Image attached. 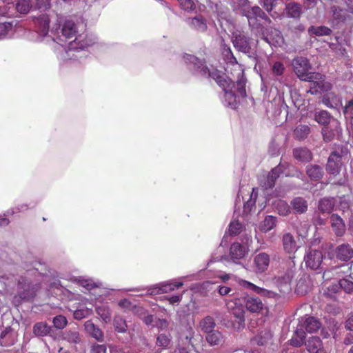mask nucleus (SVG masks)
Returning a JSON list of instances; mask_svg holds the SVG:
<instances>
[{
  "mask_svg": "<svg viewBox=\"0 0 353 353\" xmlns=\"http://www.w3.org/2000/svg\"><path fill=\"white\" fill-rule=\"evenodd\" d=\"M304 81L310 83V89L306 92L312 94H321L328 91L331 88L330 84L325 82V76L319 72L310 73L308 77L304 79Z\"/></svg>",
  "mask_w": 353,
  "mask_h": 353,
  "instance_id": "obj_3",
  "label": "nucleus"
},
{
  "mask_svg": "<svg viewBox=\"0 0 353 353\" xmlns=\"http://www.w3.org/2000/svg\"><path fill=\"white\" fill-rule=\"evenodd\" d=\"M191 25L192 27L199 32H203L207 28L208 26L206 23L205 19L201 16H196L191 19Z\"/></svg>",
  "mask_w": 353,
  "mask_h": 353,
  "instance_id": "obj_41",
  "label": "nucleus"
},
{
  "mask_svg": "<svg viewBox=\"0 0 353 353\" xmlns=\"http://www.w3.org/2000/svg\"><path fill=\"white\" fill-rule=\"evenodd\" d=\"M215 326L216 323L214 318L209 315L204 317L199 322V327L205 333L214 330Z\"/></svg>",
  "mask_w": 353,
  "mask_h": 353,
  "instance_id": "obj_36",
  "label": "nucleus"
},
{
  "mask_svg": "<svg viewBox=\"0 0 353 353\" xmlns=\"http://www.w3.org/2000/svg\"><path fill=\"white\" fill-rule=\"evenodd\" d=\"M106 350L105 345L94 343L90 346V353H106Z\"/></svg>",
  "mask_w": 353,
  "mask_h": 353,
  "instance_id": "obj_53",
  "label": "nucleus"
},
{
  "mask_svg": "<svg viewBox=\"0 0 353 353\" xmlns=\"http://www.w3.org/2000/svg\"><path fill=\"white\" fill-rule=\"evenodd\" d=\"M97 314L105 321L110 320V314L109 312L103 308L98 307L97 308Z\"/></svg>",
  "mask_w": 353,
  "mask_h": 353,
  "instance_id": "obj_63",
  "label": "nucleus"
},
{
  "mask_svg": "<svg viewBox=\"0 0 353 353\" xmlns=\"http://www.w3.org/2000/svg\"><path fill=\"white\" fill-rule=\"evenodd\" d=\"M285 67L283 64L280 61L274 63L272 65V72L276 75H281L283 73Z\"/></svg>",
  "mask_w": 353,
  "mask_h": 353,
  "instance_id": "obj_60",
  "label": "nucleus"
},
{
  "mask_svg": "<svg viewBox=\"0 0 353 353\" xmlns=\"http://www.w3.org/2000/svg\"><path fill=\"white\" fill-rule=\"evenodd\" d=\"M169 323L165 319H157L155 321V325L153 326L157 327L159 330H163L168 327Z\"/></svg>",
  "mask_w": 353,
  "mask_h": 353,
  "instance_id": "obj_62",
  "label": "nucleus"
},
{
  "mask_svg": "<svg viewBox=\"0 0 353 353\" xmlns=\"http://www.w3.org/2000/svg\"><path fill=\"white\" fill-rule=\"evenodd\" d=\"M172 342V335L170 333L159 334L157 337L156 345L163 349L169 347Z\"/></svg>",
  "mask_w": 353,
  "mask_h": 353,
  "instance_id": "obj_40",
  "label": "nucleus"
},
{
  "mask_svg": "<svg viewBox=\"0 0 353 353\" xmlns=\"http://www.w3.org/2000/svg\"><path fill=\"white\" fill-rule=\"evenodd\" d=\"M308 32L316 36H325L330 35L332 32V30L330 28L326 26H310L308 29Z\"/></svg>",
  "mask_w": 353,
  "mask_h": 353,
  "instance_id": "obj_44",
  "label": "nucleus"
},
{
  "mask_svg": "<svg viewBox=\"0 0 353 353\" xmlns=\"http://www.w3.org/2000/svg\"><path fill=\"white\" fill-rule=\"evenodd\" d=\"M54 327L57 330H63L68 323L67 319L63 315H57L52 320Z\"/></svg>",
  "mask_w": 353,
  "mask_h": 353,
  "instance_id": "obj_49",
  "label": "nucleus"
},
{
  "mask_svg": "<svg viewBox=\"0 0 353 353\" xmlns=\"http://www.w3.org/2000/svg\"><path fill=\"white\" fill-rule=\"evenodd\" d=\"M63 339L74 344L80 343L81 341V337L77 329L65 330L63 334Z\"/></svg>",
  "mask_w": 353,
  "mask_h": 353,
  "instance_id": "obj_34",
  "label": "nucleus"
},
{
  "mask_svg": "<svg viewBox=\"0 0 353 353\" xmlns=\"http://www.w3.org/2000/svg\"><path fill=\"white\" fill-rule=\"evenodd\" d=\"M37 32L41 36H46L49 31L50 19L46 14H41L33 19Z\"/></svg>",
  "mask_w": 353,
  "mask_h": 353,
  "instance_id": "obj_16",
  "label": "nucleus"
},
{
  "mask_svg": "<svg viewBox=\"0 0 353 353\" xmlns=\"http://www.w3.org/2000/svg\"><path fill=\"white\" fill-rule=\"evenodd\" d=\"M38 289L39 285L37 284L28 285V289H25V285H23V301L32 300L35 296Z\"/></svg>",
  "mask_w": 353,
  "mask_h": 353,
  "instance_id": "obj_43",
  "label": "nucleus"
},
{
  "mask_svg": "<svg viewBox=\"0 0 353 353\" xmlns=\"http://www.w3.org/2000/svg\"><path fill=\"white\" fill-rule=\"evenodd\" d=\"M334 205L333 199L323 198L319 201L318 208L322 213L330 214L333 210Z\"/></svg>",
  "mask_w": 353,
  "mask_h": 353,
  "instance_id": "obj_42",
  "label": "nucleus"
},
{
  "mask_svg": "<svg viewBox=\"0 0 353 353\" xmlns=\"http://www.w3.org/2000/svg\"><path fill=\"white\" fill-rule=\"evenodd\" d=\"M243 303L246 310L252 313H259L264 307V303L261 299L251 295L244 296Z\"/></svg>",
  "mask_w": 353,
  "mask_h": 353,
  "instance_id": "obj_13",
  "label": "nucleus"
},
{
  "mask_svg": "<svg viewBox=\"0 0 353 353\" xmlns=\"http://www.w3.org/2000/svg\"><path fill=\"white\" fill-rule=\"evenodd\" d=\"M328 256L331 259H336L343 262L344 264L335 266L333 270L339 268L346 269L347 272L352 269L353 265V247L348 243H343L338 245L332 252L328 253Z\"/></svg>",
  "mask_w": 353,
  "mask_h": 353,
  "instance_id": "obj_1",
  "label": "nucleus"
},
{
  "mask_svg": "<svg viewBox=\"0 0 353 353\" xmlns=\"http://www.w3.org/2000/svg\"><path fill=\"white\" fill-rule=\"evenodd\" d=\"M272 337V334L269 330H263L252 339V343L259 345H265L271 340Z\"/></svg>",
  "mask_w": 353,
  "mask_h": 353,
  "instance_id": "obj_33",
  "label": "nucleus"
},
{
  "mask_svg": "<svg viewBox=\"0 0 353 353\" xmlns=\"http://www.w3.org/2000/svg\"><path fill=\"white\" fill-rule=\"evenodd\" d=\"M347 152V149L343 148L340 150L332 152L327 159L326 171L331 174L336 175L339 173L341 165V158Z\"/></svg>",
  "mask_w": 353,
  "mask_h": 353,
  "instance_id": "obj_6",
  "label": "nucleus"
},
{
  "mask_svg": "<svg viewBox=\"0 0 353 353\" xmlns=\"http://www.w3.org/2000/svg\"><path fill=\"white\" fill-rule=\"evenodd\" d=\"M12 210H8L3 216L0 215V227H4L9 224L10 220L8 218L10 215L13 214Z\"/></svg>",
  "mask_w": 353,
  "mask_h": 353,
  "instance_id": "obj_61",
  "label": "nucleus"
},
{
  "mask_svg": "<svg viewBox=\"0 0 353 353\" xmlns=\"http://www.w3.org/2000/svg\"><path fill=\"white\" fill-rule=\"evenodd\" d=\"M245 83L246 79L242 72L241 75L238 77V79L236 81L237 91L242 97H246Z\"/></svg>",
  "mask_w": 353,
  "mask_h": 353,
  "instance_id": "obj_47",
  "label": "nucleus"
},
{
  "mask_svg": "<svg viewBox=\"0 0 353 353\" xmlns=\"http://www.w3.org/2000/svg\"><path fill=\"white\" fill-rule=\"evenodd\" d=\"M232 10L236 14L245 17L248 20H250L252 7L248 0H234Z\"/></svg>",
  "mask_w": 353,
  "mask_h": 353,
  "instance_id": "obj_12",
  "label": "nucleus"
},
{
  "mask_svg": "<svg viewBox=\"0 0 353 353\" xmlns=\"http://www.w3.org/2000/svg\"><path fill=\"white\" fill-rule=\"evenodd\" d=\"M51 0H37L35 8L38 10H46L50 8Z\"/></svg>",
  "mask_w": 353,
  "mask_h": 353,
  "instance_id": "obj_58",
  "label": "nucleus"
},
{
  "mask_svg": "<svg viewBox=\"0 0 353 353\" xmlns=\"http://www.w3.org/2000/svg\"><path fill=\"white\" fill-rule=\"evenodd\" d=\"M12 23L0 21V39L4 38L9 32H12Z\"/></svg>",
  "mask_w": 353,
  "mask_h": 353,
  "instance_id": "obj_50",
  "label": "nucleus"
},
{
  "mask_svg": "<svg viewBox=\"0 0 353 353\" xmlns=\"http://www.w3.org/2000/svg\"><path fill=\"white\" fill-rule=\"evenodd\" d=\"M292 154L296 160L303 163L310 162L313 159L312 152L306 147L296 148Z\"/></svg>",
  "mask_w": 353,
  "mask_h": 353,
  "instance_id": "obj_18",
  "label": "nucleus"
},
{
  "mask_svg": "<svg viewBox=\"0 0 353 353\" xmlns=\"http://www.w3.org/2000/svg\"><path fill=\"white\" fill-rule=\"evenodd\" d=\"M302 12L301 6L299 3L290 2L285 6V13L288 17L299 19Z\"/></svg>",
  "mask_w": 353,
  "mask_h": 353,
  "instance_id": "obj_28",
  "label": "nucleus"
},
{
  "mask_svg": "<svg viewBox=\"0 0 353 353\" xmlns=\"http://www.w3.org/2000/svg\"><path fill=\"white\" fill-rule=\"evenodd\" d=\"M243 285L244 288H245L248 290H250L256 292V294H260L263 296L272 297L275 295V293L274 292L258 287L256 285H254L249 281H244Z\"/></svg>",
  "mask_w": 353,
  "mask_h": 353,
  "instance_id": "obj_31",
  "label": "nucleus"
},
{
  "mask_svg": "<svg viewBox=\"0 0 353 353\" xmlns=\"http://www.w3.org/2000/svg\"><path fill=\"white\" fill-rule=\"evenodd\" d=\"M247 252L248 250L246 247L239 243H234L230 246V256L234 262L243 259Z\"/></svg>",
  "mask_w": 353,
  "mask_h": 353,
  "instance_id": "obj_21",
  "label": "nucleus"
},
{
  "mask_svg": "<svg viewBox=\"0 0 353 353\" xmlns=\"http://www.w3.org/2000/svg\"><path fill=\"white\" fill-rule=\"evenodd\" d=\"M256 28L259 30L261 39L270 46H281L284 43V39L280 30L261 23L257 24Z\"/></svg>",
  "mask_w": 353,
  "mask_h": 353,
  "instance_id": "obj_4",
  "label": "nucleus"
},
{
  "mask_svg": "<svg viewBox=\"0 0 353 353\" xmlns=\"http://www.w3.org/2000/svg\"><path fill=\"white\" fill-rule=\"evenodd\" d=\"M183 59L186 63L192 65L191 69L194 72L202 77H211L217 82L222 76L216 70L210 71L204 63L194 55L185 54L183 56Z\"/></svg>",
  "mask_w": 353,
  "mask_h": 353,
  "instance_id": "obj_2",
  "label": "nucleus"
},
{
  "mask_svg": "<svg viewBox=\"0 0 353 353\" xmlns=\"http://www.w3.org/2000/svg\"><path fill=\"white\" fill-rule=\"evenodd\" d=\"M307 176L311 181H317L321 180L324 175L323 168L316 164H309L305 168Z\"/></svg>",
  "mask_w": 353,
  "mask_h": 353,
  "instance_id": "obj_19",
  "label": "nucleus"
},
{
  "mask_svg": "<svg viewBox=\"0 0 353 353\" xmlns=\"http://www.w3.org/2000/svg\"><path fill=\"white\" fill-rule=\"evenodd\" d=\"M284 165L279 163L272 168L267 174L260 180L261 187L265 190L271 189L274 187L276 181L283 173Z\"/></svg>",
  "mask_w": 353,
  "mask_h": 353,
  "instance_id": "obj_9",
  "label": "nucleus"
},
{
  "mask_svg": "<svg viewBox=\"0 0 353 353\" xmlns=\"http://www.w3.org/2000/svg\"><path fill=\"white\" fill-rule=\"evenodd\" d=\"M238 300L226 301V306L230 312L236 319L239 325L244 324L245 322V312L241 307H237L236 305Z\"/></svg>",
  "mask_w": 353,
  "mask_h": 353,
  "instance_id": "obj_17",
  "label": "nucleus"
},
{
  "mask_svg": "<svg viewBox=\"0 0 353 353\" xmlns=\"http://www.w3.org/2000/svg\"><path fill=\"white\" fill-rule=\"evenodd\" d=\"M282 245L284 251L288 254H294L298 248L294 236L290 232H283L281 236Z\"/></svg>",
  "mask_w": 353,
  "mask_h": 353,
  "instance_id": "obj_15",
  "label": "nucleus"
},
{
  "mask_svg": "<svg viewBox=\"0 0 353 353\" xmlns=\"http://www.w3.org/2000/svg\"><path fill=\"white\" fill-rule=\"evenodd\" d=\"M15 332L10 327L3 330L0 335V343L2 346H10L14 343Z\"/></svg>",
  "mask_w": 353,
  "mask_h": 353,
  "instance_id": "obj_29",
  "label": "nucleus"
},
{
  "mask_svg": "<svg viewBox=\"0 0 353 353\" xmlns=\"http://www.w3.org/2000/svg\"><path fill=\"white\" fill-rule=\"evenodd\" d=\"M225 97L227 101H228V104L230 105H234L236 103V94L232 91V88H229L227 90H225Z\"/></svg>",
  "mask_w": 353,
  "mask_h": 353,
  "instance_id": "obj_56",
  "label": "nucleus"
},
{
  "mask_svg": "<svg viewBox=\"0 0 353 353\" xmlns=\"http://www.w3.org/2000/svg\"><path fill=\"white\" fill-rule=\"evenodd\" d=\"M179 3L184 10L190 11L195 8V3L193 0H180Z\"/></svg>",
  "mask_w": 353,
  "mask_h": 353,
  "instance_id": "obj_55",
  "label": "nucleus"
},
{
  "mask_svg": "<svg viewBox=\"0 0 353 353\" xmlns=\"http://www.w3.org/2000/svg\"><path fill=\"white\" fill-rule=\"evenodd\" d=\"M290 30L292 34V38L295 40L299 39V34L301 32H304L305 28L302 23H298L295 26L290 27Z\"/></svg>",
  "mask_w": 353,
  "mask_h": 353,
  "instance_id": "obj_51",
  "label": "nucleus"
},
{
  "mask_svg": "<svg viewBox=\"0 0 353 353\" xmlns=\"http://www.w3.org/2000/svg\"><path fill=\"white\" fill-rule=\"evenodd\" d=\"M250 20H248V25L250 28H253L254 26L252 24V19H256L257 18H260L263 20H264V26L270 24L272 23V20L270 18L263 12V10L257 6L252 7V11L250 13Z\"/></svg>",
  "mask_w": 353,
  "mask_h": 353,
  "instance_id": "obj_23",
  "label": "nucleus"
},
{
  "mask_svg": "<svg viewBox=\"0 0 353 353\" xmlns=\"http://www.w3.org/2000/svg\"><path fill=\"white\" fill-rule=\"evenodd\" d=\"M131 310L134 314H137L140 319H141V317H142L144 314H145L147 313V311L143 307L137 306V305H133L132 307Z\"/></svg>",
  "mask_w": 353,
  "mask_h": 353,
  "instance_id": "obj_64",
  "label": "nucleus"
},
{
  "mask_svg": "<svg viewBox=\"0 0 353 353\" xmlns=\"http://www.w3.org/2000/svg\"><path fill=\"white\" fill-rule=\"evenodd\" d=\"M254 265L257 272H263L269 266L270 256L265 252H261L254 257Z\"/></svg>",
  "mask_w": 353,
  "mask_h": 353,
  "instance_id": "obj_24",
  "label": "nucleus"
},
{
  "mask_svg": "<svg viewBox=\"0 0 353 353\" xmlns=\"http://www.w3.org/2000/svg\"><path fill=\"white\" fill-rule=\"evenodd\" d=\"M241 225L238 221L232 222L229 225V232L231 235H237L241 232Z\"/></svg>",
  "mask_w": 353,
  "mask_h": 353,
  "instance_id": "obj_57",
  "label": "nucleus"
},
{
  "mask_svg": "<svg viewBox=\"0 0 353 353\" xmlns=\"http://www.w3.org/2000/svg\"><path fill=\"white\" fill-rule=\"evenodd\" d=\"M205 334V340L210 346L221 345L224 343V336L218 330H214Z\"/></svg>",
  "mask_w": 353,
  "mask_h": 353,
  "instance_id": "obj_27",
  "label": "nucleus"
},
{
  "mask_svg": "<svg viewBox=\"0 0 353 353\" xmlns=\"http://www.w3.org/2000/svg\"><path fill=\"white\" fill-rule=\"evenodd\" d=\"M311 132L310 126L300 124L294 130V137L299 141H303L307 138Z\"/></svg>",
  "mask_w": 353,
  "mask_h": 353,
  "instance_id": "obj_32",
  "label": "nucleus"
},
{
  "mask_svg": "<svg viewBox=\"0 0 353 353\" xmlns=\"http://www.w3.org/2000/svg\"><path fill=\"white\" fill-rule=\"evenodd\" d=\"M292 65L294 72L301 81H304L310 74L311 65L308 59L303 57H297L292 60Z\"/></svg>",
  "mask_w": 353,
  "mask_h": 353,
  "instance_id": "obj_8",
  "label": "nucleus"
},
{
  "mask_svg": "<svg viewBox=\"0 0 353 353\" xmlns=\"http://www.w3.org/2000/svg\"><path fill=\"white\" fill-rule=\"evenodd\" d=\"M252 39L241 30H236L232 34V41L234 48L242 53L248 54L252 52Z\"/></svg>",
  "mask_w": 353,
  "mask_h": 353,
  "instance_id": "obj_5",
  "label": "nucleus"
},
{
  "mask_svg": "<svg viewBox=\"0 0 353 353\" xmlns=\"http://www.w3.org/2000/svg\"><path fill=\"white\" fill-rule=\"evenodd\" d=\"M84 330L87 334L94 339L98 342L104 341V333L99 326L95 325L91 320H88L84 323Z\"/></svg>",
  "mask_w": 353,
  "mask_h": 353,
  "instance_id": "obj_14",
  "label": "nucleus"
},
{
  "mask_svg": "<svg viewBox=\"0 0 353 353\" xmlns=\"http://www.w3.org/2000/svg\"><path fill=\"white\" fill-rule=\"evenodd\" d=\"M297 327L302 332L313 333L321 327V323L317 318L306 315L299 319Z\"/></svg>",
  "mask_w": 353,
  "mask_h": 353,
  "instance_id": "obj_10",
  "label": "nucleus"
},
{
  "mask_svg": "<svg viewBox=\"0 0 353 353\" xmlns=\"http://www.w3.org/2000/svg\"><path fill=\"white\" fill-rule=\"evenodd\" d=\"M332 228L337 236H342L345 232V225L343 219L337 214H333L330 216Z\"/></svg>",
  "mask_w": 353,
  "mask_h": 353,
  "instance_id": "obj_22",
  "label": "nucleus"
},
{
  "mask_svg": "<svg viewBox=\"0 0 353 353\" xmlns=\"http://www.w3.org/2000/svg\"><path fill=\"white\" fill-rule=\"evenodd\" d=\"M331 12L332 17L338 21H344L346 19V14L343 9L337 6H332L331 7Z\"/></svg>",
  "mask_w": 353,
  "mask_h": 353,
  "instance_id": "obj_45",
  "label": "nucleus"
},
{
  "mask_svg": "<svg viewBox=\"0 0 353 353\" xmlns=\"http://www.w3.org/2000/svg\"><path fill=\"white\" fill-rule=\"evenodd\" d=\"M276 217L268 215L259 225V230L263 232H268L273 229L276 224Z\"/></svg>",
  "mask_w": 353,
  "mask_h": 353,
  "instance_id": "obj_35",
  "label": "nucleus"
},
{
  "mask_svg": "<svg viewBox=\"0 0 353 353\" xmlns=\"http://www.w3.org/2000/svg\"><path fill=\"white\" fill-rule=\"evenodd\" d=\"M113 327L118 333H125L128 328L125 319L119 315L114 317Z\"/></svg>",
  "mask_w": 353,
  "mask_h": 353,
  "instance_id": "obj_37",
  "label": "nucleus"
},
{
  "mask_svg": "<svg viewBox=\"0 0 353 353\" xmlns=\"http://www.w3.org/2000/svg\"><path fill=\"white\" fill-rule=\"evenodd\" d=\"M343 112L345 117L353 116V97L347 101Z\"/></svg>",
  "mask_w": 353,
  "mask_h": 353,
  "instance_id": "obj_52",
  "label": "nucleus"
},
{
  "mask_svg": "<svg viewBox=\"0 0 353 353\" xmlns=\"http://www.w3.org/2000/svg\"><path fill=\"white\" fill-rule=\"evenodd\" d=\"M341 290H343L347 294L353 293V281L350 278H344L339 281Z\"/></svg>",
  "mask_w": 353,
  "mask_h": 353,
  "instance_id": "obj_46",
  "label": "nucleus"
},
{
  "mask_svg": "<svg viewBox=\"0 0 353 353\" xmlns=\"http://www.w3.org/2000/svg\"><path fill=\"white\" fill-rule=\"evenodd\" d=\"M58 35L56 39H54L57 43L59 41H65L67 39L73 38L77 33V26L74 21L71 20H66L61 29L56 30Z\"/></svg>",
  "mask_w": 353,
  "mask_h": 353,
  "instance_id": "obj_11",
  "label": "nucleus"
},
{
  "mask_svg": "<svg viewBox=\"0 0 353 353\" xmlns=\"http://www.w3.org/2000/svg\"><path fill=\"white\" fill-rule=\"evenodd\" d=\"M340 131L341 129L338 123H336L334 126H329L328 125L324 126L321 130L323 140L325 142L332 141L334 139L336 134H339Z\"/></svg>",
  "mask_w": 353,
  "mask_h": 353,
  "instance_id": "obj_30",
  "label": "nucleus"
},
{
  "mask_svg": "<svg viewBox=\"0 0 353 353\" xmlns=\"http://www.w3.org/2000/svg\"><path fill=\"white\" fill-rule=\"evenodd\" d=\"M290 208L296 214H303L307 210V201L303 197L297 196L290 202Z\"/></svg>",
  "mask_w": 353,
  "mask_h": 353,
  "instance_id": "obj_25",
  "label": "nucleus"
},
{
  "mask_svg": "<svg viewBox=\"0 0 353 353\" xmlns=\"http://www.w3.org/2000/svg\"><path fill=\"white\" fill-rule=\"evenodd\" d=\"M295 337H292L290 340V344L294 347H299L305 344V334L301 331V328L296 327L294 332Z\"/></svg>",
  "mask_w": 353,
  "mask_h": 353,
  "instance_id": "obj_38",
  "label": "nucleus"
},
{
  "mask_svg": "<svg viewBox=\"0 0 353 353\" xmlns=\"http://www.w3.org/2000/svg\"><path fill=\"white\" fill-rule=\"evenodd\" d=\"M323 255L321 250L309 248L304 256V261L307 268L312 270L321 269Z\"/></svg>",
  "mask_w": 353,
  "mask_h": 353,
  "instance_id": "obj_7",
  "label": "nucleus"
},
{
  "mask_svg": "<svg viewBox=\"0 0 353 353\" xmlns=\"http://www.w3.org/2000/svg\"><path fill=\"white\" fill-rule=\"evenodd\" d=\"M32 332L37 337L51 336L53 332L52 327L46 322H38L33 325Z\"/></svg>",
  "mask_w": 353,
  "mask_h": 353,
  "instance_id": "obj_20",
  "label": "nucleus"
},
{
  "mask_svg": "<svg viewBox=\"0 0 353 353\" xmlns=\"http://www.w3.org/2000/svg\"><path fill=\"white\" fill-rule=\"evenodd\" d=\"M331 119V114L326 110L316 111L314 113V120L324 126L330 123Z\"/></svg>",
  "mask_w": 353,
  "mask_h": 353,
  "instance_id": "obj_39",
  "label": "nucleus"
},
{
  "mask_svg": "<svg viewBox=\"0 0 353 353\" xmlns=\"http://www.w3.org/2000/svg\"><path fill=\"white\" fill-rule=\"evenodd\" d=\"M216 83L220 87L223 88V91L227 90L229 88H233L234 87V82L230 78L223 75L220 77Z\"/></svg>",
  "mask_w": 353,
  "mask_h": 353,
  "instance_id": "obj_48",
  "label": "nucleus"
},
{
  "mask_svg": "<svg viewBox=\"0 0 353 353\" xmlns=\"http://www.w3.org/2000/svg\"><path fill=\"white\" fill-rule=\"evenodd\" d=\"M262 6L268 12H271L277 4L278 0H262Z\"/></svg>",
  "mask_w": 353,
  "mask_h": 353,
  "instance_id": "obj_59",
  "label": "nucleus"
},
{
  "mask_svg": "<svg viewBox=\"0 0 353 353\" xmlns=\"http://www.w3.org/2000/svg\"><path fill=\"white\" fill-rule=\"evenodd\" d=\"M290 205H288L286 202L281 201L278 204V210L279 214L282 216H288L290 213Z\"/></svg>",
  "mask_w": 353,
  "mask_h": 353,
  "instance_id": "obj_54",
  "label": "nucleus"
},
{
  "mask_svg": "<svg viewBox=\"0 0 353 353\" xmlns=\"http://www.w3.org/2000/svg\"><path fill=\"white\" fill-rule=\"evenodd\" d=\"M305 345L308 352L310 353H323V343L321 340L318 336L310 337L307 341L305 342Z\"/></svg>",
  "mask_w": 353,
  "mask_h": 353,
  "instance_id": "obj_26",
  "label": "nucleus"
}]
</instances>
